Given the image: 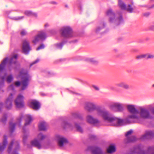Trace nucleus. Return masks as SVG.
Here are the masks:
<instances>
[{
    "label": "nucleus",
    "instance_id": "nucleus-6",
    "mask_svg": "<svg viewBox=\"0 0 154 154\" xmlns=\"http://www.w3.org/2000/svg\"><path fill=\"white\" fill-rule=\"evenodd\" d=\"M133 149L136 154H154V146L149 147L146 152L140 144L134 146Z\"/></svg>",
    "mask_w": 154,
    "mask_h": 154
},
{
    "label": "nucleus",
    "instance_id": "nucleus-23",
    "mask_svg": "<svg viewBox=\"0 0 154 154\" xmlns=\"http://www.w3.org/2000/svg\"><path fill=\"white\" fill-rule=\"evenodd\" d=\"M31 143L32 146H34L39 149H41L42 148V146L40 142L36 139L31 141Z\"/></svg>",
    "mask_w": 154,
    "mask_h": 154
},
{
    "label": "nucleus",
    "instance_id": "nucleus-8",
    "mask_svg": "<svg viewBox=\"0 0 154 154\" xmlns=\"http://www.w3.org/2000/svg\"><path fill=\"white\" fill-rule=\"evenodd\" d=\"M138 114H139V117L138 119H136L137 120H140V119H148L152 118L149 111L145 108H141Z\"/></svg>",
    "mask_w": 154,
    "mask_h": 154
},
{
    "label": "nucleus",
    "instance_id": "nucleus-24",
    "mask_svg": "<svg viewBox=\"0 0 154 154\" xmlns=\"http://www.w3.org/2000/svg\"><path fill=\"white\" fill-rule=\"evenodd\" d=\"M116 85L126 90L130 88L129 85L125 82H121L118 83L116 84Z\"/></svg>",
    "mask_w": 154,
    "mask_h": 154
},
{
    "label": "nucleus",
    "instance_id": "nucleus-20",
    "mask_svg": "<svg viewBox=\"0 0 154 154\" xmlns=\"http://www.w3.org/2000/svg\"><path fill=\"white\" fill-rule=\"evenodd\" d=\"M147 137H149L150 138H153L154 137V130L146 131L145 134L141 137V139H145Z\"/></svg>",
    "mask_w": 154,
    "mask_h": 154
},
{
    "label": "nucleus",
    "instance_id": "nucleus-38",
    "mask_svg": "<svg viewBox=\"0 0 154 154\" xmlns=\"http://www.w3.org/2000/svg\"><path fill=\"white\" fill-rule=\"evenodd\" d=\"M87 60L92 64H97L98 63V62L95 59L93 58H89L87 59Z\"/></svg>",
    "mask_w": 154,
    "mask_h": 154
},
{
    "label": "nucleus",
    "instance_id": "nucleus-55",
    "mask_svg": "<svg viewBox=\"0 0 154 154\" xmlns=\"http://www.w3.org/2000/svg\"><path fill=\"white\" fill-rule=\"evenodd\" d=\"M78 42V40L77 39H75L74 40H73L70 41L69 42V44H71L72 43H75L77 42Z\"/></svg>",
    "mask_w": 154,
    "mask_h": 154
},
{
    "label": "nucleus",
    "instance_id": "nucleus-53",
    "mask_svg": "<svg viewBox=\"0 0 154 154\" xmlns=\"http://www.w3.org/2000/svg\"><path fill=\"white\" fill-rule=\"evenodd\" d=\"M24 17V16H21V17H15L14 19V20H19L23 18Z\"/></svg>",
    "mask_w": 154,
    "mask_h": 154
},
{
    "label": "nucleus",
    "instance_id": "nucleus-57",
    "mask_svg": "<svg viewBox=\"0 0 154 154\" xmlns=\"http://www.w3.org/2000/svg\"><path fill=\"white\" fill-rule=\"evenodd\" d=\"M9 88L11 89L12 90H14V86L13 84H11L9 86Z\"/></svg>",
    "mask_w": 154,
    "mask_h": 154
},
{
    "label": "nucleus",
    "instance_id": "nucleus-26",
    "mask_svg": "<svg viewBox=\"0 0 154 154\" xmlns=\"http://www.w3.org/2000/svg\"><path fill=\"white\" fill-rule=\"evenodd\" d=\"M61 126L64 129L67 128H72V125L69 123L66 120H64L62 121L61 123Z\"/></svg>",
    "mask_w": 154,
    "mask_h": 154
},
{
    "label": "nucleus",
    "instance_id": "nucleus-51",
    "mask_svg": "<svg viewBox=\"0 0 154 154\" xmlns=\"http://www.w3.org/2000/svg\"><path fill=\"white\" fill-rule=\"evenodd\" d=\"M7 76V73H5L4 74V75L1 76V79H2V81H4V80L6 79Z\"/></svg>",
    "mask_w": 154,
    "mask_h": 154
},
{
    "label": "nucleus",
    "instance_id": "nucleus-4",
    "mask_svg": "<svg viewBox=\"0 0 154 154\" xmlns=\"http://www.w3.org/2000/svg\"><path fill=\"white\" fill-rule=\"evenodd\" d=\"M126 107L128 111L131 114L128 116V118L126 119V122L128 124L134 123V121H131L129 119H138L139 116L138 115L139 111L136 108L135 106L133 104H128Z\"/></svg>",
    "mask_w": 154,
    "mask_h": 154
},
{
    "label": "nucleus",
    "instance_id": "nucleus-21",
    "mask_svg": "<svg viewBox=\"0 0 154 154\" xmlns=\"http://www.w3.org/2000/svg\"><path fill=\"white\" fill-rule=\"evenodd\" d=\"M7 136L6 135H4L3 137V141L2 145L0 143V152H2L5 148L7 145L8 144Z\"/></svg>",
    "mask_w": 154,
    "mask_h": 154
},
{
    "label": "nucleus",
    "instance_id": "nucleus-50",
    "mask_svg": "<svg viewBox=\"0 0 154 154\" xmlns=\"http://www.w3.org/2000/svg\"><path fill=\"white\" fill-rule=\"evenodd\" d=\"M66 60V58H62V59H60L58 60H57L56 61V62H63L64 61H65Z\"/></svg>",
    "mask_w": 154,
    "mask_h": 154
},
{
    "label": "nucleus",
    "instance_id": "nucleus-2",
    "mask_svg": "<svg viewBox=\"0 0 154 154\" xmlns=\"http://www.w3.org/2000/svg\"><path fill=\"white\" fill-rule=\"evenodd\" d=\"M115 11L107 10L106 14L109 17V23L118 26L123 23L124 20L121 10Z\"/></svg>",
    "mask_w": 154,
    "mask_h": 154
},
{
    "label": "nucleus",
    "instance_id": "nucleus-16",
    "mask_svg": "<svg viewBox=\"0 0 154 154\" xmlns=\"http://www.w3.org/2000/svg\"><path fill=\"white\" fill-rule=\"evenodd\" d=\"M29 106L33 109L37 110L40 108V104L39 102L34 100H31L29 103Z\"/></svg>",
    "mask_w": 154,
    "mask_h": 154
},
{
    "label": "nucleus",
    "instance_id": "nucleus-59",
    "mask_svg": "<svg viewBox=\"0 0 154 154\" xmlns=\"http://www.w3.org/2000/svg\"><path fill=\"white\" fill-rule=\"evenodd\" d=\"M149 29L151 30L154 31V25L151 26L150 27Z\"/></svg>",
    "mask_w": 154,
    "mask_h": 154
},
{
    "label": "nucleus",
    "instance_id": "nucleus-40",
    "mask_svg": "<svg viewBox=\"0 0 154 154\" xmlns=\"http://www.w3.org/2000/svg\"><path fill=\"white\" fill-rule=\"evenodd\" d=\"M72 116L75 118L79 119H82V117L78 113H73L72 114Z\"/></svg>",
    "mask_w": 154,
    "mask_h": 154
},
{
    "label": "nucleus",
    "instance_id": "nucleus-17",
    "mask_svg": "<svg viewBox=\"0 0 154 154\" xmlns=\"http://www.w3.org/2000/svg\"><path fill=\"white\" fill-rule=\"evenodd\" d=\"M46 38V34L45 32H41L40 34L36 36L34 39L32 41V42L35 44L38 42L39 39L42 40H44Z\"/></svg>",
    "mask_w": 154,
    "mask_h": 154
},
{
    "label": "nucleus",
    "instance_id": "nucleus-61",
    "mask_svg": "<svg viewBox=\"0 0 154 154\" xmlns=\"http://www.w3.org/2000/svg\"><path fill=\"white\" fill-rule=\"evenodd\" d=\"M48 74V75L49 76H51L53 75V74L51 73L50 72H47Z\"/></svg>",
    "mask_w": 154,
    "mask_h": 154
},
{
    "label": "nucleus",
    "instance_id": "nucleus-11",
    "mask_svg": "<svg viewBox=\"0 0 154 154\" xmlns=\"http://www.w3.org/2000/svg\"><path fill=\"white\" fill-rule=\"evenodd\" d=\"M23 96L21 94L18 95L17 98L14 100V103L17 108H22L24 107Z\"/></svg>",
    "mask_w": 154,
    "mask_h": 154
},
{
    "label": "nucleus",
    "instance_id": "nucleus-37",
    "mask_svg": "<svg viewBox=\"0 0 154 154\" xmlns=\"http://www.w3.org/2000/svg\"><path fill=\"white\" fill-rule=\"evenodd\" d=\"M14 143V140H12L8 146L7 151L8 153H10L12 150L13 145Z\"/></svg>",
    "mask_w": 154,
    "mask_h": 154
},
{
    "label": "nucleus",
    "instance_id": "nucleus-58",
    "mask_svg": "<svg viewBox=\"0 0 154 154\" xmlns=\"http://www.w3.org/2000/svg\"><path fill=\"white\" fill-rule=\"evenodd\" d=\"M127 13H131L133 12H134V10H126Z\"/></svg>",
    "mask_w": 154,
    "mask_h": 154
},
{
    "label": "nucleus",
    "instance_id": "nucleus-32",
    "mask_svg": "<svg viewBox=\"0 0 154 154\" xmlns=\"http://www.w3.org/2000/svg\"><path fill=\"white\" fill-rule=\"evenodd\" d=\"M45 123L44 122H42L40 123L38 125V128L40 131H45L46 130Z\"/></svg>",
    "mask_w": 154,
    "mask_h": 154
},
{
    "label": "nucleus",
    "instance_id": "nucleus-19",
    "mask_svg": "<svg viewBox=\"0 0 154 154\" xmlns=\"http://www.w3.org/2000/svg\"><path fill=\"white\" fill-rule=\"evenodd\" d=\"M108 114L109 116L111 118H113V119L112 121H109L106 120H105L106 121L110 122L116 121L117 122V124L119 126L123 125L124 123V120L122 119H118L116 117L112 116L108 112Z\"/></svg>",
    "mask_w": 154,
    "mask_h": 154
},
{
    "label": "nucleus",
    "instance_id": "nucleus-54",
    "mask_svg": "<svg viewBox=\"0 0 154 154\" xmlns=\"http://www.w3.org/2000/svg\"><path fill=\"white\" fill-rule=\"evenodd\" d=\"M92 87L94 88L96 91H99V88L97 86H96L94 85H92Z\"/></svg>",
    "mask_w": 154,
    "mask_h": 154
},
{
    "label": "nucleus",
    "instance_id": "nucleus-34",
    "mask_svg": "<svg viewBox=\"0 0 154 154\" xmlns=\"http://www.w3.org/2000/svg\"><path fill=\"white\" fill-rule=\"evenodd\" d=\"M154 59V54L152 53H147L146 54V59Z\"/></svg>",
    "mask_w": 154,
    "mask_h": 154
},
{
    "label": "nucleus",
    "instance_id": "nucleus-31",
    "mask_svg": "<svg viewBox=\"0 0 154 154\" xmlns=\"http://www.w3.org/2000/svg\"><path fill=\"white\" fill-rule=\"evenodd\" d=\"M25 14L29 16H34L36 17L37 14L36 13H34L30 10H26L24 12Z\"/></svg>",
    "mask_w": 154,
    "mask_h": 154
},
{
    "label": "nucleus",
    "instance_id": "nucleus-9",
    "mask_svg": "<svg viewBox=\"0 0 154 154\" xmlns=\"http://www.w3.org/2000/svg\"><path fill=\"white\" fill-rule=\"evenodd\" d=\"M22 49V53L25 55H28L31 50L29 42L27 39H25L23 40Z\"/></svg>",
    "mask_w": 154,
    "mask_h": 154
},
{
    "label": "nucleus",
    "instance_id": "nucleus-49",
    "mask_svg": "<svg viewBox=\"0 0 154 154\" xmlns=\"http://www.w3.org/2000/svg\"><path fill=\"white\" fill-rule=\"evenodd\" d=\"M20 34L22 36H24L26 34V32L25 30L23 29L20 32Z\"/></svg>",
    "mask_w": 154,
    "mask_h": 154
},
{
    "label": "nucleus",
    "instance_id": "nucleus-63",
    "mask_svg": "<svg viewBox=\"0 0 154 154\" xmlns=\"http://www.w3.org/2000/svg\"><path fill=\"white\" fill-rule=\"evenodd\" d=\"M22 117H20L17 120L19 121V122H21L22 121Z\"/></svg>",
    "mask_w": 154,
    "mask_h": 154
},
{
    "label": "nucleus",
    "instance_id": "nucleus-48",
    "mask_svg": "<svg viewBox=\"0 0 154 154\" xmlns=\"http://www.w3.org/2000/svg\"><path fill=\"white\" fill-rule=\"evenodd\" d=\"M151 14V13L150 12H148L143 13V14L144 16L147 17H148Z\"/></svg>",
    "mask_w": 154,
    "mask_h": 154
},
{
    "label": "nucleus",
    "instance_id": "nucleus-12",
    "mask_svg": "<svg viewBox=\"0 0 154 154\" xmlns=\"http://www.w3.org/2000/svg\"><path fill=\"white\" fill-rule=\"evenodd\" d=\"M124 107L123 104L118 103H113L110 105L111 109L117 112H122L124 110Z\"/></svg>",
    "mask_w": 154,
    "mask_h": 154
},
{
    "label": "nucleus",
    "instance_id": "nucleus-33",
    "mask_svg": "<svg viewBox=\"0 0 154 154\" xmlns=\"http://www.w3.org/2000/svg\"><path fill=\"white\" fill-rule=\"evenodd\" d=\"M118 5L121 9L126 10V5L122 0H118Z\"/></svg>",
    "mask_w": 154,
    "mask_h": 154
},
{
    "label": "nucleus",
    "instance_id": "nucleus-43",
    "mask_svg": "<svg viewBox=\"0 0 154 154\" xmlns=\"http://www.w3.org/2000/svg\"><path fill=\"white\" fill-rule=\"evenodd\" d=\"M7 120V116L6 114H4L3 116L1 121L4 123H5Z\"/></svg>",
    "mask_w": 154,
    "mask_h": 154
},
{
    "label": "nucleus",
    "instance_id": "nucleus-14",
    "mask_svg": "<svg viewBox=\"0 0 154 154\" xmlns=\"http://www.w3.org/2000/svg\"><path fill=\"white\" fill-rule=\"evenodd\" d=\"M106 25V23L104 22H103L100 23V25L97 26L95 30V32L97 34H102L108 31V29H106V31L103 32V30L105 28Z\"/></svg>",
    "mask_w": 154,
    "mask_h": 154
},
{
    "label": "nucleus",
    "instance_id": "nucleus-22",
    "mask_svg": "<svg viewBox=\"0 0 154 154\" xmlns=\"http://www.w3.org/2000/svg\"><path fill=\"white\" fill-rule=\"evenodd\" d=\"M68 42V41L65 39H63V40L60 43H57L54 44V47L57 49L61 50L63 45Z\"/></svg>",
    "mask_w": 154,
    "mask_h": 154
},
{
    "label": "nucleus",
    "instance_id": "nucleus-25",
    "mask_svg": "<svg viewBox=\"0 0 154 154\" xmlns=\"http://www.w3.org/2000/svg\"><path fill=\"white\" fill-rule=\"evenodd\" d=\"M137 140V139L135 136H132L131 137H128L124 140V142L125 143L127 144L129 143L135 142Z\"/></svg>",
    "mask_w": 154,
    "mask_h": 154
},
{
    "label": "nucleus",
    "instance_id": "nucleus-13",
    "mask_svg": "<svg viewBox=\"0 0 154 154\" xmlns=\"http://www.w3.org/2000/svg\"><path fill=\"white\" fill-rule=\"evenodd\" d=\"M87 150L90 151L92 154H103V151L101 148L97 146H88Z\"/></svg>",
    "mask_w": 154,
    "mask_h": 154
},
{
    "label": "nucleus",
    "instance_id": "nucleus-30",
    "mask_svg": "<svg viewBox=\"0 0 154 154\" xmlns=\"http://www.w3.org/2000/svg\"><path fill=\"white\" fill-rule=\"evenodd\" d=\"M26 119H25V123L24 124L25 126L29 125L32 120L31 116L26 115Z\"/></svg>",
    "mask_w": 154,
    "mask_h": 154
},
{
    "label": "nucleus",
    "instance_id": "nucleus-29",
    "mask_svg": "<svg viewBox=\"0 0 154 154\" xmlns=\"http://www.w3.org/2000/svg\"><path fill=\"white\" fill-rule=\"evenodd\" d=\"M23 132L24 135L23 137V142L24 145H26V141L27 138V136L26 134V130L25 127H23Z\"/></svg>",
    "mask_w": 154,
    "mask_h": 154
},
{
    "label": "nucleus",
    "instance_id": "nucleus-28",
    "mask_svg": "<svg viewBox=\"0 0 154 154\" xmlns=\"http://www.w3.org/2000/svg\"><path fill=\"white\" fill-rule=\"evenodd\" d=\"M9 131L10 133H13L15 129L16 124L15 123H13L11 121L9 122Z\"/></svg>",
    "mask_w": 154,
    "mask_h": 154
},
{
    "label": "nucleus",
    "instance_id": "nucleus-35",
    "mask_svg": "<svg viewBox=\"0 0 154 154\" xmlns=\"http://www.w3.org/2000/svg\"><path fill=\"white\" fill-rule=\"evenodd\" d=\"M14 146L15 148L13 152H17L20 148L19 143L18 141H16L15 142Z\"/></svg>",
    "mask_w": 154,
    "mask_h": 154
},
{
    "label": "nucleus",
    "instance_id": "nucleus-3",
    "mask_svg": "<svg viewBox=\"0 0 154 154\" xmlns=\"http://www.w3.org/2000/svg\"><path fill=\"white\" fill-rule=\"evenodd\" d=\"M20 76L21 80L17 81L15 82V85L18 87L21 85L20 88L21 91H23L28 86L29 82V75L27 71H21L20 72Z\"/></svg>",
    "mask_w": 154,
    "mask_h": 154
},
{
    "label": "nucleus",
    "instance_id": "nucleus-56",
    "mask_svg": "<svg viewBox=\"0 0 154 154\" xmlns=\"http://www.w3.org/2000/svg\"><path fill=\"white\" fill-rule=\"evenodd\" d=\"M126 154H136V153L133 149L132 150H131L128 153Z\"/></svg>",
    "mask_w": 154,
    "mask_h": 154
},
{
    "label": "nucleus",
    "instance_id": "nucleus-46",
    "mask_svg": "<svg viewBox=\"0 0 154 154\" xmlns=\"http://www.w3.org/2000/svg\"><path fill=\"white\" fill-rule=\"evenodd\" d=\"M89 138L90 140H96L97 137L94 135H91L89 136Z\"/></svg>",
    "mask_w": 154,
    "mask_h": 154
},
{
    "label": "nucleus",
    "instance_id": "nucleus-47",
    "mask_svg": "<svg viewBox=\"0 0 154 154\" xmlns=\"http://www.w3.org/2000/svg\"><path fill=\"white\" fill-rule=\"evenodd\" d=\"M45 47V45L44 44H41L39 47H38L37 48V50H38L40 49H44Z\"/></svg>",
    "mask_w": 154,
    "mask_h": 154
},
{
    "label": "nucleus",
    "instance_id": "nucleus-45",
    "mask_svg": "<svg viewBox=\"0 0 154 154\" xmlns=\"http://www.w3.org/2000/svg\"><path fill=\"white\" fill-rule=\"evenodd\" d=\"M39 59H37L34 61L33 62H32L30 63L29 65V67L31 68L33 65L39 62Z\"/></svg>",
    "mask_w": 154,
    "mask_h": 154
},
{
    "label": "nucleus",
    "instance_id": "nucleus-18",
    "mask_svg": "<svg viewBox=\"0 0 154 154\" xmlns=\"http://www.w3.org/2000/svg\"><path fill=\"white\" fill-rule=\"evenodd\" d=\"M87 120L89 124L96 125L99 123V121L97 119H94L91 115H88L87 117Z\"/></svg>",
    "mask_w": 154,
    "mask_h": 154
},
{
    "label": "nucleus",
    "instance_id": "nucleus-1",
    "mask_svg": "<svg viewBox=\"0 0 154 154\" xmlns=\"http://www.w3.org/2000/svg\"><path fill=\"white\" fill-rule=\"evenodd\" d=\"M85 108L89 112L96 110L98 115L101 116L104 120L112 121L113 119V118L109 116L107 111L104 109H102L99 106H97L93 103L90 102L86 103Z\"/></svg>",
    "mask_w": 154,
    "mask_h": 154
},
{
    "label": "nucleus",
    "instance_id": "nucleus-42",
    "mask_svg": "<svg viewBox=\"0 0 154 154\" xmlns=\"http://www.w3.org/2000/svg\"><path fill=\"white\" fill-rule=\"evenodd\" d=\"M136 58L137 59H142L143 58L146 59V54L139 55L136 57Z\"/></svg>",
    "mask_w": 154,
    "mask_h": 154
},
{
    "label": "nucleus",
    "instance_id": "nucleus-62",
    "mask_svg": "<svg viewBox=\"0 0 154 154\" xmlns=\"http://www.w3.org/2000/svg\"><path fill=\"white\" fill-rule=\"evenodd\" d=\"M4 85V81H1L0 82V86L3 85Z\"/></svg>",
    "mask_w": 154,
    "mask_h": 154
},
{
    "label": "nucleus",
    "instance_id": "nucleus-64",
    "mask_svg": "<svg viewBox=\"0 0 154 154\" xmlns=\"http://www.w3.org/2000/svg\"><path fill=\"white\" fill-rule=\"evenodd\" d=\"M128 8L127 10H132V8H131V6L130 5H128Z\"/></svg>",
    "mask_w": 154,
    "mask_h": 154
},
{
    "label": "nucleus",
    "instance_id": "nucleus-39",
    "mask_svg": "<svg viewBox=\"0 0 154 154\" xmlns=\"http://www.w3.org/2000/svg\"><path fill=\"white\" fill-rule=\"evenodd\" d=\"M75 125L77 131L81 133H82L83 132V130L81 127L78 124L76 123H75Z\"/></svg>",
    "mask_w": 154,
    "mask_h": 154
},
{
    "label": "nucleus",
    "instance_id": "nucleus-27",
    "mask_svg": "<svg viewBox=\"0 0 154 154\" xmlns=\"http://www.w3.org/2000/svg\"><path fill=\"white\" fill-rule=\"evenodd\" d=\"M116 150V148L115 145L114 144H111L109 146L107 149V152L110 153L115 152Z\"/></svg>",
    "mask_w": 154,
    "mask_h": 154
},
{
    "label": "nucleus",
    "instance_id": "nucleus-41",
    "mask_svg": "<svg viewBox=\"0 0 154 154\" xmlns=\"http://www.w3.org/2000/svg\"><path fill=\"white\" fill-rule=\"evenodd\" d=\"M38 139L40 140H42L45 138V136L42 133H39L37 136Z\"/></svg>",
    "mask_w": 154,
    "mask_h": 154
},
{
    "label": "nucleus",
    "instance_id": "nucleus-7",
    "mask_svg": "<svg viewBox=\"0 0 154 154\" xmlns=\"http://www.w3.org/2000/svg\"><path fill=\"white\" fill-rule=\"evenodd\" d=\"M61 35L64 38V39H66L71 38L73 36L72 31L71 28L69 26L63 27L61 29Z\"/></svg>",
    "mask_w": 154,
    "mask_h": 154
},
{
    "label": "nucleus",
    "instance_id": "nucleus-52",
    "mask_svg": "<svg viewBox=\"0 0 154 154\" xmlns=\"http://www.w3.org/2000/svg\"><path fill=\"white\" fill-rule=\"evenodd\" d=\"M4 103L0 101V112L2 111Z\"/></svg>",
    "mask_w": 154,
    "mask_h": 154
},
{
    "label": "nucleus",
    "instance_id": "nucleus-15",
    "mask_svg": "<svg viewBox=\"0 0 154 154\" xmlns=\"http://www.w3.org/2000/svg\"><path fill=\"white\" fill-rule=\"evenodd\" d=\"M13 98V94L11 93L5 101V107L7 110H10L12 108Z\"/></svg>",
    "mask_w": 154,
    "mask_h": 154
},
{
    "label": "nucleus",
    "instance_id": "nucleus-44",
    "mask_svg": "<svg viewBox=\"0 0 154 154\" xmlns=\"http://www.w3.org/2000/svg\"><path fill=\"white\" fill-rule=\"evenodd\" d=\"M133 132V131L132 130H130L127 131L125 134V136L127 137H129V136L131 135Z\"/></svg>",
    "mask_w": 154,
    "mask_h": 154
},
{
    "label": "nucleus",
    "instance_id": "nucleus-10",
    "mask_svg": "<svg viewBox=\"0 0 154 154\" xmlns=\"http://www.w3.org/2000/svg\"><path fill=\"white\" fill-rule=\"evenodd\" d=\"M55 138L57 141L59 146L60 147H63L64 144L68 143V141L66 138L59 135H56Z\"/></svg>",
    "mask_w": 154,
    "mask_h": 154
},
{
    "label": "nucleus",
    "instance_id": "nucleus-60",
    "mask_svg": "<svg viewBox=\"0 0 154 154\" xmlns=\"http://www.w3.org/2000/svg\"><path fill=\"white\" fill-rule=\"evenodd\" d=\"M150 110L152 113L154 114V107L150 109Z\"/></svg>",
    "mask_w": 154,
    "mask_h": 154
},
{
    "label": "nucleus",
    "instance_id": "nucleus-5",
    "mask_svg": "<svg viewBox=\"0 0 154 154\" xmlns=\"http://www.w3.org/2000/svg\"><path fill=\"white\" fill-rule=\"evenodd\" d=\"M18 58V55L15 54L11 58L8 59V57H5L0 64V72H2L5 69L6 64L8 63L9 65V68L11 69V67L12 64L16 65Z\"/></svg>",
    "mask_w": 154,
    "mask_h": 154
},
{
    "label": "nucleus",
    "instance_id": "nucleus-36",
    "mask_svg": "<svg viewBox=\"0 0 154 154\" xmlns=\"http://www.w3.org/2000/svg\"><path fill=\"white\" fill-rule=\"evenodd\" d=\"M13 79L12 75L10 74L6 77V80L8 83H10L13 81Z\"/></svg>",
    "mask_w": 154,
    "mask_h": 154
}]
</instances>
